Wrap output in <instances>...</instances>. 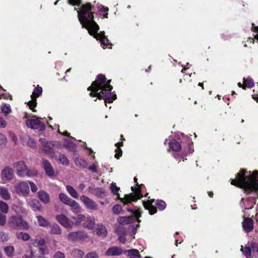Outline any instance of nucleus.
<instances>
[{
	"instance_id": "obj_1",
	"label": "nucleus",
	"mask_w": 258,
	"mask_h": 258,
	"mask_svg": "<svg viewBox=\"0 0 258 258\" xmlns=\"http://www.w3.org/2000/svg\"><path fill=\"white\" fill-rule=\"evenodd\" d=\"M92 7L90 4L84 5L80 11H78V17L83 27L86 28L91 35L100 41L101 45L104 49L110 45L108 38L104 35V32L97 33L99 27L94 21V16L92 12Z\"/></svg>"
},
{
	"instance_id": "obj_2",
	"label": "nucleus",
	"mask_w": 258,
	"mask_h": 258,
	"mask_svg": "<svg viewBox=\"0 0 258 258\" xmlns=\"http://www.w3.org/2000/svg\"><path fill=\"white\" fill-rule=\"evenodd\" d=\"M110 80L106 81L104 75H99L88 90L90 91V96L97 97L99 99H103L104 102L111 103L116 98L115 94L111 93L112 87L110 85Z\"/></svg>"
},
{
	"instance_id": "obj_3",
	"label": "nucleus",
	"mask_w": 258,
	"mask_h": 258,
	"mask_svg": "<svg viewBox=\"0 0 258 258\" xmlns=\"http://www.w3.org/2000/svg\"><path fill=\"white\" fill-rule=\"evenodd\" d=\"M231 184L244 189L248 194L254 192L258 196V171H246L241 169L236 179H231Z\"/></svg>"
},
{
	"instance_id": "obj_4",
	"label": "nucleus",
	"mask_w": 258,
	"mask_h": 258,
	"mask_svg": "<svg viewBox=\"0 0 258 258\" xmlns=\"http://www.w3.org/2000/svg\"><path fill=\"white\" fill-rule=\"evenodd\" d=\"M143 184H140L139 188H135L133 187H132V189L134 192V193L125 195L123 198L120 199L121 201L124 204H127L131 203L133 202H135L138 199H141L142 197V195L141 194L140 188H141ZM110 189L111 191V192L114 195L116 196L117 199H120L119 195L118 193V191L120 190V187H117L115 183L112 182L111 184Z\"/></svg>"
},
{
	"instance_id": "obj_5",
	"label": "nucleus",
	"mask_w": 258,
	"mask_h": 258,
	"mask_svg": "<svg viewBox=\"0 0 258 258\" xmlns=\"http://www.w3.org/2000/svg\"><path fill=\"white\" fill-rule=\"evenodd\" d=\"M7 226L12 230H27L29 228L28 223L21 216H11L9 217L7 222Z\"/></svg>"
},
{
	"instance_id": "obj_6",
	"label": "nucleus",
	"mask_w": 258,
	"mask_h": 258,
	"mask_svg": "<svg viewBox=\"0 0 258 258\" xmlns=\"http://www.w3.org/2000/svg\"><path fill=\"white\" fill-rule=\"evenodd\" d=\"M26 123L28 127L32 129L39 131H44L45 129V124L38 118L28 119L26 120Z\"/></svg>"
},
{
	"instance_id": "obj_7",
	"label": "nucleus",
	"mask_w": 258,
	"mask_h": 258,
	"mask_svg": "<svg viewBox=\"0 0 258 258\" xmlns=\"http://www.w3.org/2000/svg\"><path fill=\"white\" fill-rule=\"evenodd\" d=\"M42 92V89L41 87L37 86L36 87L33 93L31 96V100L29 101L28 102V105L29 108L32 110L33 111H35L34 110V108L36 107L37 102H36V98L38 97L41 95Z\"/></svg>"
},
{
	"instance_id": "obj_8",
	"label": "nucleus",
	"mask_w": 258,
	"mask_h": 258,
	"mask_svg": "<svg viewBox=\"0 0 258 258\" xmlns=\"http://www.w3.org/2000/svg\"><path fill=\"white\" fill-rule=\"evenodd\" d=\"M80 200L86 209L93 211H96L98 209V206L96 203L87 196L84 195L81 196Z\"/></svg>"
},
{
	"instance_id": "obj_9",
	"label": "nucleus",
	"mask_w": 258,
	"mask_h": 258,
	"mask_svg": "<svg viewBox=\"0 0 258 258\" xmlns=\"http://www.w3.org/2000/svg\"><path fill=\"white\" fill-rule=\"evenodd\" d=\"M16 192L21 196H26L29 192V186L27 182L22 181L15 185Z\"/></svg>"
},
{
	"instance_id": "obj_10",
	"label": "nucleus",
	"mask_w": 258,
	"mask_h": 258,
	"mask_svg": "<svg viewBox=\"0 0 258 258\" xmlns=\"http://www.w3.org/2000/svg\"><path fill=\"white\" fill-rule=\"evenodd\" d=\"M13 167L16 171L17 174L20 177H24L26 174L27 166L23 161L16 162Z\"/></svg>"
},
{
	"instance_id": "obj_11",
	"label": "nucleus",
	"mask_w": 258,
	"mask_h": 258,
	"mask_svg": "<svg viewBox=\"0 0 258 258\" xmlns=\"http://www.w3.org/2000/svg\"><path fill=\"white\" fill-rule=\"evenodd\" d=\"M87 237V234L82 231L72 232L67 236L68 239L70 241L84 240Z\"/></svg>"
},
{
	"instance_id": "obj_12",
	"label": "nucleus",
	"mask_w": 258,
	"mask_h": 258,
	"mask_svg": "<svg viewBox=\"0 0 258 258\" xmlns=\"http://www.w3.org/2000/svg\"><path fill=\"white\" fill-rule=\"evenodd\" d=\"M57 221L64 227L66 228H72L73 224L69 218L63 214L56 216Z\"/></svg>"
},
{
	"instance_id": "obj_13",
	"label": "nucleus",
	"mask_w": 258,
	"mask_h": 258,
	"mask_svg": "<svg viewBox=\"0 0 258 258\" xmlns=\"http://www.w3.org/2000/svg\"><path fill=\"white\" fill-rule=\"evenodd\" d=\"M14 172L12 168L9 167H5L2 171L1 177L5 181L11 180L13 178Z\"/></svg>"
},
{
	"instance_id": "obj_14",
	"label": "nucleus",
	"mask_w": 258,
	"mask_h": 258,
	"mask_svg": "<svg viewBox=\"0 0 258 258\" xmlns=\"http://www.w3.org/2000/svg\"><path fill=\"white\" fill-rule=\"evenodd\" d=\"M88 191L99 198H102L106 195L105 190L101 187L92 188L89 187Z\"/></svg>"
},
{
	"instance_id": "obj_15",
	"label": "nucleus",
	"mask_w": 258,
	"mask_h": 258,
	"mask_svg": "<svg viewBox=\"0 0 258 258\" xmlns=\"http://www.w3.org/2000/svg\"><path fill=\"white\" fill-rule=\"evenodd\" d=\"M123 253V250L119 247L112 246L108 249L105 252L106 256H116L121 255Z\"/></svg>"
},
{
	"instance_id": "obj_16",
	"label": "nucleus",
	"mask_w": 258,
	"mask_h": 258,
	"mask_svg": "<svg viewBox=\"0 0 258 258\" xmlns=\"http://www.w3.org/2000/svg\"><path fill=\"white\" fill-rule=\"evenodd\" d=\"M42 166L46 173L49 177H53L55 176L54 171L50 164V162L46 160L42 161Z\"/></svg>"
},
{
	"instance_id": "obj_17",
	"label": "nucleus",
	"mask_w": 258,
	"mask_h": 258,
	"mask_svg": "<svg viewBox=\"0 0 258 258\" xmlns=\"http://www.w3.org/2000/svg\"><path fill=\"white\" fill-rule=\"evenodd\" d=\"M255 199L253 198H248L247 199H242L240 205L242 207L245 209H251L255 204Z\"/></svg>"
},
{
	"instance_id": "obj_18",
	"label": "nucleus",
	"mask_w": 258,
	"mask_h": 258,
	"mask_svg": "<svg viewBox=\"0 0 258 258\" xmlns=\"http://www.w3.org/2000/svg\"><path fill=\"white\" fill-rule=\"evenodd\" d=\"M242 227L246 232H251L253 229V220L250 218H245L242 222Z\"/></svg>"
},
{
	"instance_id": "obj_19",
	"label": "nucleus",
	"mask_w": 258,
	"mask_h": 258,
	"mask_svg": "<svg viewBox=\"0 0 258 258\" xmlns=\"http://www.w3.org/2000/svg\"><path fill=\"white\" fill-rule=\"evenodd\" d=\"M166 145L168 144L169 148L171 149L173 151L178 152L181 149V145L180 143L174 139H172L168 143V140H166L164 142Z\"/></svg>"
},
{
	"instance_id": "obj_20",
	"label": "nucleus",
	"mask_w": 258,
	"mask_h": 258,
	"mask_svg": "<svg viewBox=\"0 0 258 258\" xmlns=\"http://www.w3.org/2000/svg\"><path fill=\"white\" fill-rule=\"evenodd\" d=\"M153 202H154V200L143 202L144 208L148 210L149 212L151 215L154 214L157 212L156 208L153 205Z\"/></svg>"
},
{
	"instance_id": "obj_21",
	"label": "nucleus",
	"mask_w": 258,
	"mask_h": 258,
	"mask_svg": "<svg viewBox=\"0 0 258 258\" xmlns=\"http://www.w3.org/2000/svg\"><path fill=\"white\" fill-rule=\"evenodd\" d=\"M83 223V227L89 229H93L95 226V220L94 217H88L86 218Z\"/></svg>"
},
{
	"instance_id": "obj_22",
	"label": "nucleus",
	"mask_w": 258,
	"mask_h": 258,
	"mask_svg": "<svg viewBox=\"0 0 258 258\" xmlns=\"http://www.w3.org/2000/svg\"><path fill=\"white\" fill-rule=\"evenodd\" d=\"M0 196L5 201H9L11 199V196L9 189L6 187H0Z\"/></svg>"
},
{
	"instance_id": "obj_23",
	"label": "nucleus",
	"mask_w": 258,
	"mask_h": 258,
	"mask_svg": "<svg viewBox=\"0 0 258 258\" xmlns=\"http://www.w3.org/2000/svg\"><path fill=\"white\" fill-rule=\"evenodd\" d=\"M29 207L34 211H41V205L38 200L36 199L28 201Z\"/></svg>"
},
{
	"instance_id": "obj_24",
	"label": "nucleus",
	"mask_w": 258,
	"mask_h": 258,
	"mask_svg": "<svg viewBox=\"0 0 258 258\" xmlns=\"http://www.w3.org/2000/svg\"><path fill=\"white\" fill-rule=\"evenodd\" d=\"M38 197L40 200L44 204L49 203L50 200L49 194L44 190L38 192Z\"/></svg>"
},
{
	"instance_id": "obj_25",
	"label": "nucleus",
	"mask_w": 258,
	"mask_h": 258,
	"mask_svg": "<svg viewBox=\"0 0 258 258\" xmlns=\"http://www.w3.org/2000/svg\"><path fill=\"white\" fill-rule=\"evenodd\" d=\"M96 231L97 234L102 238H105L107 234V230L102 224L98 225L96 227Z\"/></svg>"
},
{
	"instance_id": "obj_26",
	"label": "nucleus",
	"mask_w": 258,
	"mask_h": 258,
	"mask_svg": "<svg viewBox=\"0 0 258 258\" xmlns=\"http://www.w3.org/2000/svg\"><path fill=\"white\" fill-rule=\"evenodd\" d=\"M68 206L71 208V210L73 213H79L82 211V208L77 202L75 200H72L71 202L69 204Z\"/></svg>"
},
{
	"instance_id": "obj_27",
	"label": "nucleus",
	"mask_w": 258,
	"mask_h": 258,
	"mask_svg": "<svg viewBox=\"0 0 258 258\" xmlns=\"http://www.w3.org/2000/svg\"><path fill=\"white\" fill-rule=\"evenodd\" d=\"M194 151V150L191 148V146L189 147L188 151L186 152L185 153L183 152L181 154L176 153L175 154L174 157L178 162H180L181 160L184 161V159H186L185 157L187 156V152L188 153H191Z\"/></svg>"
},
{
	"instance_id": "obj_28",
	"label": "nucleus",
	"mask_w": 258,
	"mask_h": 258,
	"mask_svg": "<svg viewBox=\"0 0 258 258\" xmlns=\"http://www.w3.org/2000/svg\"><path fill=\"white\" fill-rule=\"evenodd\" d=\"M72 219L73 220L71 221L73 227L75 225L80 224L82 222L84 221L86 219V217L83 214H79L76 217H72Z\"/></svg>"
},
{
	"instance_id": "obj_29",
	"label": "nucleus",
	"mask_w": 258,
	"mask_h": 258,
	"mask_svg": "<svg viewBox=\"0 0 258 258\" xmlns=\"http://www.w3.org/2000/svg\"><path fill=\"white\" fill-rule=\"evenodd\" d=\"M50 233L53 235H60L62 233V230L57 224H52L50 226Z\"/></svg>"
},
{
	"instance_id": "obj_30",
	"label": "nucleus",
	"mask_w": 258,
	"mask_h": 258,
	"mask_svg": "<svg viewBox=\"0 0 258 258\" xmlns=\"http://www.w3.org/2000/svg\"><path fill=\"white\" fill-rule=\"evenodd\" d=\"M46 243V241L43 238L33 239L31 240V244L36 247H39L44 245Z\"/></svg>"
},
{
	"instance_id": "obj_31",
	"label": "nucleus",
	"mask_w": 258,
	"mask_h": 258,
	"mask_svg": "<svg viewBox=\"0 0 258 258\" xmlns=\"http://www.w3.org/2000/svg\"><path fill=\"white\" fill-rule=\"evenodd\" d=\"M243 82L244 84V87H243V89H245L246 87L252 88L254 85L253 79L249 77H248L246 78H244L243 79Z\"/></svg>"
},
{
	"instance_id": "obj_32",
	"label": "nucleus",
	"mask_w": 258,
	"mask_h": 258,
	"mask_svg": "<svg viewBox=\"0 0 258 258\" xmlns=\"http://www.w3.org/2000/svg\"><path fill=\"white\" fill-rule=\"evenodd\" d=\"M66 189L70 195L74 199H77L79 195L77 190L72 186L67 185H66Z\"/></svg>"
},
{
	"instance_id": "obj_33",
	"label": "nucleus",
	"mask_w": 258,
	"mask_h": 258,
	"mask_svg": "<svg viewBox=\"0 0 258 258\" xmlns=\"http://www.w3.org/2000/svg\"><path fill=\"white\" fill-rule=\"evenodd\" d=\"M36 218L37 219L38 224L40 226L45 227L49 225V222L48 221L42 216H37Z\"/></svg>"
},
{
	"instance_id": "obj_34",
	"label": "nucleus",
	"mask_w": 258,
	"mask_h": 258,
	"mask_svg": "<svg viewBox=\"0 0 258 258\" xmlns=\"http://www.w3.org/2000/svg\"><path fill=\"white\" fill-rule=\"evenodd\" d=\"M59 199L64 204L68 205L72 199L64 193H60L59 195Z\"/></svg>"
},
{
	"instance_id": "obj_35",
	"label": "nucleus",
	"mask_w": 258,
	"mask_h": 258,
	"mask_svg": "<svg viewBox=\"0 0 258 258\" xmlns=\"http://www.w3.org/2000/svg\"><path fill=\"white\" fill-rule=\"evenodd\" d=\"M16 236L18 239H21L25 241H28L30 239V236L28 233L22 232H17Z\"/></svg>"
},
{
	"instance_id": "obj_36",
	"label": "nucleus",
	"mask_w": 258,
	"mask_h": 258,
	"mask_svg": "<svg viewBox=\"0 0 258 258\" xmlns=\"http://www.w3.org/2000/svg\"><path fill=\"white\" fill-rule=\"evenodd\" d=\"M9 207L8 204L3 201H0V212L3 214H7L9 212Z\"/></svg>"
},
{
	"instance_id": "obj_37",
	"label": "nucleus",
	"mask_w": 258,
	"mask_h": 258,
	"mask_svg": "<svg viewBox=\"0 0 258 258\" xmlns=\"http://www.w3.org/2000/svg\"><path fill=\"white\" fill-rule=\"evenodd\" d=\"M133 218L129 216L120 217L118 218V222L121 224H126L131 223Z\"/></svg>"
},
{
	"instance_id": "obj_38",
	"label": "nucleus",
	"mask_w": 258,
	"mask_h": 258,
	"mask_svg": "<svg viewBox=\"0 0 258 258\" xmlns=\"http://www.w3.org/2000/svg\"><path fill=\"white\" fill-rule=\"evenodd\" d=\"M75 162L76 165L81 168H85L87 165V162L80 157L76 158Z\"/></svg>"
},
{
	"instance_id": "obj_39",
	"label": "nucleus",
	"mask_w": 258,
	"mask_h": 258,
	"mask_svg": "<svg viewBox=\"0 0 258 258\" xmlns=\"http://www.w3.org/2000/svg\"><path fill=\"white\" fill-rule=\"evenodd\" d=\"M123 145L122 142H118L115 144V146L116 147V149H115V157L117 159H118L122 155V151L120 148V146Z\"/></svg>"
},
{
	"instance_id": "obj_40",
	"label": "nucleus",
	"mask_w": 258,
	"mask_h": 258,
	"mask_svg": "<svg viewBox=\"0 0 258 258\" xmlns=\"http://www.w3.org/2000/svg\"><path fill=\"white\" fill-rule=\"evenodd\" d=\"M240 250L246 258L251 257V249L249 247L241 246Z\"/></svg>"
},
{
	"instance_id": "obj_41",
	"label": "nucleus",
	"mask_w": 258,
	"mask_h": 258,
	"mask_svg": "<svg viewBox=\"0 0 258 258\" xmlns=\"http://www.w3.org/2000/svg\"><path fill=\"white\" fill-rule=\"evenodd\" d=\"M123 253L129 256L130 258H131V257L138 255L139 253V251L137 249H132L123 251Z\"/></svg>"
},
{
	"instance_id": "obj_42",
	"label": "nucleus",
	"mask_w": 258,
	"mask_h": 258,
	"mask_svg": "<svg viewBox=\"0 0 258 258\" xmlns=\"http://www.w3.org/2000/svg\"><path fill=\"white\" fill-rule=\"evenodd\" d=\"M1 111L5 115H8L12 111L11 106L9 104H5L1 106Z\"/></svg>"
},
{
	"instance_id": "obj_43",
	"label": "nucleus",
	"mask_w": 258,
	"mask_h": 258,
	"mask_svg": "<svg viewBox=\"0 0 258 258\" xmlns=\"http://www.w3.org/2000/svg\"><path fill=\"white\" fill-rule=\"evenodd\" d=\"M72 254L76 258H82L84 255V252L81 249H75L72 251Z\"/></svg>"
},
{
	"instance_id": "obj_44",
	"label": "nucleus",
	"mask_w": 258,
	"mask_h": 258,
	"mask_svg": "<svg viewBox=\"0 0 258 258\" xmlns=\"http://www.w3.org/2000/svg\"><path fill=\"white\" fill-rule=\"evenodd\" d=\"M38 174V171L35 169H28L27 168V170L26 171L25 176L28 177H33L36 176Z\"/></svg>"
},
{
	"instance_id": "obj_45",
	"label": "nucleus",
	"mask_w": 258,
	"mask_h": 258,
	"mask_svg": "<svg viewBox=\"0 0 258 258\" xmlns=\"http://www.w3.org/2000/svg\"><path fill=\"white\" fill-rule=\"evenodd\" d=\"M58 161L62 165H68L69 163V161L68 158L63 155H60L58 158Z\"/></svg>"
},
{
	"instance_id": "obj_46",
	"label": "nucleus",
	"mask_w": 258,
	"mask_h": 258,
	"mask_svg": "<svg viewBox=\"0 0 258 258\" xmlns=\"http://www.w3.org/2000/svg\"><path fill=\"white\" fill-rule=\"evenodd\" d=\"M4 250L7 256H12L13 255L14 247L13 246H9L6 247Z\"/></svg>"
},
{
	"instance_id": "obj_47",
	"label": "nucleus",
	"mask_w": 258,
	"mask_h": 258,
	"mask_svg": "<svg viewBox=\"0 0 258 258\" xmlns=\"http://www.w3.org/2000/svg\"><path fill=\"white\" fill-rule=\"evenodd\" d=\"M122 211V207L119 205H115L112 208L113 213L118 215Z\"/></svg>"
},
{
	"instance_id": "obj_48",
	"label": "nucleus",
	"mask_w": 258,
	"mask_h": 258,
	"mask_svg": "<svg viewBox=\"0 0 258 258\" xmlns=\"http://www.w3.org/2000/svg\"><path fill=\"white\" fill-rule=\"evenodd\" d=\"M52 145L51 143H46L45 145H43L44 151L46 153H50L52 150Z\"/></svg>"
},
{
	"instance_id": "obj_49",
	"label": "nucleus",
	"mask_w": 258,
	"mask_h": 258,
	"mask_svg": "<svg viewBox=\"0 0 258 258\" xmlns=\"http://www.w3.org/2000/svg\"><path fill=\"white\" fill-rule=\"evenodd\" d=\"M6 223V216L2 213L0 212V226H4Z\"/></svg>"
},
{
	"instance_id": "obj_50",
	"label": "nucleus",
	"mask_w": 258,
	"mask_h": 258,
	"mask_svg": "<svg viewBox=\"0 0 258 258\" xmlns=\"http://www.w3.org/2000/svg\"><path fill=\"white\" fill-rule=\"evenodd\" d=\"M98 255L95 251H92L88 253L84 258H98Z\"/></svg>"
},
{
	"instance_id": "obj_51",
	"label": "nucleus",
	"mask_w": 258,
	"mask_h": 258,
	"mask_svg": "<svg viewBox=\"0 0 258 258\" xmlns=\"http://www.w3.org/2000/svg\"><path fill=\"white\" fill-rule=\"evenodd\" d=\"M65 257V254L64 253L57 251L54 253V254L53 255V258H64Z\"/></svg>"
},
{
	"instance_id": "obj_52",
	"label": "nucleus",
	"mask_w": 258,
	"mask_h": 258,
	"mask_svg": "<svg viewBox=\"0 0 258 258\" xmlns=\"http://www.w3.org/2000/svg\"><path fill=\"white\" fill-rule=\"evenodd\" d=\"M0 240L2 242H6L8 240V236L4 232H0Z\"/></svg>"
},
{
	"instance_id": "obj_53",
	"label": "nucleus",
	"mask_w": 258,
	"mask_h": 258,
	"mask_svg": "<svg viewBox=\"0 0 258 258\" xmlns=\"http://www.w3.org/2000/svg\"><path fill=\"white\" fill-rule=\"evenodd\" d=\"M7 125V122L2 117L0 116V128H5Z\"/></svg>"
},
{
	"instance_id": "obj_54",
	"label": "nucleus",
	"mask_w": 258,
	"mask_h": 258,
	"mask_svg": "<svg viewBox=\"0 0 258 258\" xmlns=\"http://www.w3.org/2000/svg\"><path fill=\"white\" fill-rule=\"evenodd\" d=\"M39 252L42 255H45L48 253V249L47 247H38Z\"/></svg>"
},
{
	"instance_id": "obj_55",
	"label": "nucleus",
	"mask_w": 258,
	"mask_h": 258,
	"mask_svg": "<svg viewBox=\"0 0 258 258\" xmlns=\"http://www.w3.org/2000/svg\"><path fill=\"white\" fill-rule=\"evenodd\" d=\"M128 211L132 212L136 217L139 218L141 216V212L140 209H137L136 210H127Z\"/></svg>"
},
{
	"instance_id": "obj_56",
	"label": "nucleus",
	"mask_w": 258,
	"mask_h": 258,
	"mask_svg": "<svg viewBox=\"0 0 258 258\" xmlns=\"http://www.w3.org/2000/svg\"><path fill=\"white\" fill-rule=\"evenodd\" d=\"M29 183L30 185L31 191L33 192H36L38 188L35 184L32 181H29Z\"/></svg>"
},
{
	"instance_id": "obj_57",
	"label": "nucleus",
	"mask_w": 258,
	"mask_h": 258,
	"mask_svg": "<svg viewBox=\"0 0 258 258\" xmlns=\"http://www.w3.org/2000/svg\"><path fill=\"white\" fill-rule=\"evenodd\" d=\"M28 145L31 148H34L36 145V143L33 139L30 138L28 141Z\"/></svg>"
},
{
	"instance_id": "obj_58",
	"label": "nucleus",
	"mask_w": 258,
	"mask_h": 258,
	"mask_svg": "<svg viewBox=\"0 0 258 258\" xmlns=\"http://www.w3.org/2000/svg\"><path fill=\"white\" fill-rule=\"evenodd\" d=\"M7 142V139L6 136L0 133V144H5Z\"/></svg>"
},
{
	"instance_id": "obj_59",
	"label": "nucleus",
	"mask_w": 258,
	"mask_h": 258,
	"mask_svg": "<svg viewBox=\"0 0 258 258\" xmlns=\"http://www.w3.org/2000/svg\"><path fill=\"white\" fill-rule=\"evenodd\" d=\"M178 233L176 232L175 233V236H174V237L175 238V245H176V246H177L178 243H181L183 241V239H182V238H177V237H176V235H178Z\"/></svg>"
},
{
	"instance_id": "obj_60",
	"label": "nucleus",
	"mask_w": 258,
	"mask_h": 258,
	"mask_svg": "<svg viewBox=\"0 0 258 258\" xmlns=\"http://www.w3.org/2000/svg\"><path fill=\"white\" fill-rule=\"evenodd\" d=\"M89 169L92 171L94 172H95V173L97 172V166L95 164H93L92 166H90L89 167Z\"/></svg>"
},
{
	"instance_id": "obj_61",
	"label": "nucleus",
	"mask_w": 258,
	"mask_h": 258,
	"mask_svg": "<svg viewBox=\"0 0 258 258\" xmlns=\"http://www.w3.org/2000/svg\"><path fill=\"white\" fill-rule=\"evenodd\" d=\"M99 10L102 12H107L108 11V8L107 7H105L103 6H101L98 7Z\"/></svg>"
},
{
	"instance_id": "obj_62",
	"label": "nucleus",
	"mask_w": 258,
	"mask_h": 258,
	"mask_svg": "<svg viewBox=\"0 0 258 258\" xmlns=\"http://www.w3.org/2000/svg\"><path fill=\"white\" fill-rule=\"evenodd\" d=\"M118 240L121 243L124 244L125 242V238L124 236H120L118 238Z\"/></svg>"
},
{
	"instance_id": "obj_63",
	"label": "nucleus",
	"mask_w": 258,
	"mask_h": 258,
	"mask_svg": "<svg viewBox=\"0 0 258 258\" xmlns=\"http://www.w3.org/2000/svg\"><path fill=\"white\" fill-rule=\"evenodd\" d=\"M79 189L81 190V191H83L85 187V185L84 183H80L79 185Z\"/></svg>"
},
{
	"instance_id": "obj_64",
	"label": "nucleus",
	"mask_w": 258,
	"mask_h": 258,
	"mask_svg": "<svg viewBox=\"0 0 258 258\" xmlns=\"http://www.w3.org/2000/svg\"><path fill=\"white\" fill-rule=\"evenodd\" d=\"M252 98L256 100L257 102H258V96H257V95H252Z\"/></svg>"
}]
</instances>
